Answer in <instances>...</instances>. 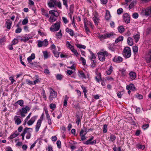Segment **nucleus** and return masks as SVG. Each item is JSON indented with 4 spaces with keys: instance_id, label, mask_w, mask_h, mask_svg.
Listing matches in <instances>:
<instances>
[{
    "instance_id": "obj_1",
    "label": "nucleus",
    "mask_w": 151,
    "mask_h": 151,
    "mask_svg": "<svg viewBox=\"0 0 151 151\" xmlns=\"http://www.w3.org/2000/svg\"><path fill=\"white\" fill-rule=\"evenodd\" d=\"M103 52H99L98 53V58L99 60L101 61H103L105 59V56H107L109 55V53L106 51H104Z\"/></svg>"
},
{
    "instance_id": "obj_2",
    "label": "nucleus",
    "mask_w": 151,
    "mask_h": 151,
    "mask_svg": "<svg viewBox=\"0 0 151 151\" xmlns=\"http://www.w3.org/2000/svg\"><path fill=\"white\" fill-rule=\"evenodd\" d=\"M123 55L126 58H129L131 55V50L130 47H126L124 48V50Z\"/></svg>"
},
{
    "instance_id": "obj_3",
    "label": "nucleus",
    "mask_w": 151,
    "mask_h": 151,
    "mask_svg": "<svg viewBox=\"0 0 151 151\" xmlns=\"http://www.w3.org/2000/svg\"><path fill=\"white\" fill-rule=\"evenodd\" d=\"M57 93L54 91L52 88H50V96L49 97V100L52 101L54 99L56 98L57 96Z\"/></svg>"
},
{
    "instance_id": "obj_4",
    "label": "nucleus",
    "mask_w": 151,
    "mask_h": 151,
    "mask_svg": "<svg viewBox=\"0 0 151 151\" xmlns=\"http://www.w3.org/2000/svg\"><path fill=\"white\" fill-rule=\"evenodd\" d=\"M60 26V22H57L54 25L52 26L50 28V30L54 32L58 30Z\"/></svg>"
},
{
    "instance_id": "obj_5",
    "label": "nucleus",
    "mask_w": 151,
    "mask_h": 151,
    "mask_svg": "<svg viewBox=\"0 0 151 151\" xmlns=\"http://www.w3.org/2000/svg\"><path fill=\"white\" fill-rule=\"evenodd\" d=\"M43 114H42L40 117V119H38L37 121L35 128V130L36 132H37L39 131V128L41 126L42 121L43 119Z\"/></svg>"
},
{
    "instance_id": "obj_6",
    "label": "nucleus",
    "mask_w": 151,
    "mask_h": 151,
    "mask_svg": "<svg viewBox=\"0 0 151 151\" xmlns=\"http://www.w3.org/2000/svg\"><path fill=\"white\" fill-rule=\"evenodd\" d=\"M145 59L147 63H149L151 61V49L149 50L146 52L145 56Z\"/></svg>"
},
{
    "instance_id": "obj_7",
    "label": "nucleus",
    "mask_w": 151,
    "mask_h": 151,
    "mask_svg": "<svg viewBox=\"0 0 151 151\" xmlns=\"http://www.w3.org/2000/svg\"><path fill=\"white\" fill-rule=\"evenodd\" d=\"M123 20L126 23H129L130 22V17L127 13L124 14L123 16Z\"/></svg>"
},
{
    "instance_id": "obj_8",
    "label": "nucleus",
    "mask_w": 151,
    "mask_h": 151,
    "mask_svg": "<svg viewBox=\"0 0 151 151\" xmlns=\"http://www.w3.org/2000/svg\"><path fill=\"white\" fill-rule=\"evenodd\" d=\"M142 13L146 16H151V8H148L143 10Z\"/></svg>"
},
{
    "instance_id": "obj_9",
    "label": "nucleus",
    "mask_w": 151,
    "mask_h": 151,
    "mask_svg": "<svg viewBox=\"0 0 151 151\" xmlns=\"http://www.w3.org/2000/svg\"><path fill=\"white\" fill-rule=\"evenodd\" d=\"M37 116H34L32 117L31 119L27 122V124L29 125H32L37 119Z\"/></svg>"
},
{
    "instance_id": "obj_10",
    "label": "nucleus",
    "mask_w": 151,
    "mask_h": 151,
    "mask_svg": "<svg viewBox=\"0 0 151 151\" xmlns=\"http://www.w3.org/2000/svg\"><path fill=\"white\" fill-rule=\"evenodd\" d=\"M12 24V22L10 19L7 20L6 22V25L7 29H9L11 28V25Z\"/></svg>"
},
{
    "instance_id": "obj_11",
    "label": "nucleus",
    "mask_w": 151,
    "mask_h": 151,
    "mask_svg": "<svg viewBox=\"0 0 151 151\" xmlns=\"http://www.w3.org/2000/svg\"><path fill=\"white\" fill-rule=\"evenodd\" d=\"M30 110V108L28 106H25V107L22 108L20 111V112L26 114L27 113V111H29Z\"/></svg>"
},
{
    "instance_id": "obj_12",
    "label": "nucleus",
    "mask_w": 151,
    "mask_h": 151,
    "mask_svg": "<svg viewBox=\"0 0 151 151\" xmlns=\"http://www.w3.org/2000/svg\"><path fill=\"white\" fill-rule=\"evenodd\" d=\"M122 60V58L120 56L115 57L113 60L114 61L119 63L121 62Z\"/></svg>"
},
{
    "instance_id": "obj_13",
    "label": "nucleus",
    "mask_w": 151,
    "mask_h": 151,
    "mask_svg": "<svg viewBox=\"0 0 151 151\" xmlns=\"http://www.w3.org/2000/svg\"><path fill=\"white\" fill-rule=\"evenodd\" d=\"M18 116H15L14 117V120L15 122V123L17 125H19L20 124L21 122L22 121L20 118H18Z\"/></svg>"
},
{
    "instance_id": "obj_14",
    "label": "nucleus",
    "mask_w": 151,
    "mask_h": 151,
    "mask_svg": "<svg viewBox=\"0 0 151 151\" xmlns=\"http://www.w3.org/2000/svg\"><path fill=\"white\" fill-rule=\"evenodd\" d=\"M35 58V54L33 53L31 55L28 57L27 58V60L29 63H31L32 60L34 59Z\"/></svg>"
},
{
    "instance_id": "obj_15",
    "label": "nucleus",
    "mask_w": 151,
    "mask_h": 151,
    "mask_svg": "<svg viewBox=\"0 0 151 151\" xmlns=\"http://www.w3.org/2000/svg\"><path fill=\"white\" fill-rule=\"evenodd\" d=\"M126 89L127 90H130L133 91L135 89V87L133 84H130L127 86Z\"/></svg>"
},
{
    "instance_id": "obj_16",
    "label": "nucleus",
    "mask_w": 151,
    "mask_h": 151,
    "mask_svg": "<svg viewBox=\"0 0 151 151\" xmlns=\"http://www.w3.org/2000/svg\"><path fill=\"white\" fill-rule=\"evenodd\" d=\"M32 130V128L26 127L24 129L23 132L22 134L25 135L26 133H27V132H31Z\"/></svg>"
},
{
    "instance_id": "obj_17",
    "label": "nucleus",
    "mask_w": 151,
    "mask_h": 151,
    "mask_svg": "<svg viewBox=\"0 0 151 151\" xmlns=\"http://www.w3.org/2000/svg\"><path fill=\"white\" fill-rule=\"evenodd\" d=\"M128 44L130 46H132L133 45L134 42L133 41V39L132 38L129 37L127 40Z\"/></svg>"
},
{
    "instance_id": "obj_18",
    "label": "nucleus",
    "mask_w": 151,
    "mask_h": 151,
    "mask_svg": "<svg viewBox=\"0 0 151 151\" xmlns=\"http://www.w3.org/2000/svg\"><path fill=\"white\" fill-rule=\"evenodd\" d=\"M111 17V16L108 10H106V15L105 16V19L106 20H108Z\"/></svg>"
},
{
    "instance_id": "obj_19",
    "label": "nucleus",
    "mask_w": 151,
    "mask_h": 151,
    "mask_svg": "<svg viewBox=\"0 0 151 151\" xmlns=\"http://www.w3.org/2000/svg\"><path fill=\"white\" fill-rule=\"evenodd\" d=\"M95 79L98 83L101 81V75L100 73H99L97 74V76H96Z\"/></svg>"
},
{
    "instance_id": "obj_20",
    "label": "nucleus",
    "mask_w": 151,
    "mask_h": 151,
    "mask_svg": "<svg viewBox=\"0 0 151 151\" xmlns=\"http://www.w3.org/2000/svg\"><path fill=\"white\" fill-rule=\"evenodd\" d=\"M65 31L67 32H68L71 36H73L74 35L73 30L71 29L67 28L66 29Z\"/></svg>"
},
{
    "instance_id": "obj_21",
    "label": "nucleus",
    "mask_w": 151,
    "mask_h": 151,
    "mask_svg": "<svg viewBox=\"0 0 151 151\" xmlns=\"http://www.w3.org/2000/svg\"><path fill=\"white\" fill-rule=\"evenodd\" d=\"M137 2V0H133L132 1L129 6V9H131L133 8L134 5L136 4Z\"/></svg>"
},
{
    "instance_id": "obj_22",
    "label": "nucleus",
    "mask_w": 151,
    "mask_h": 151,
    "mask_svg": "<svg viewBox=\"0 0 151 151\" xmlns=\"http://www.w3.org/2000/svg\"><path fill=\"white\" fill-rule=\"evenodd\" d=\"M49 12L50 14H51L52 15L55 16V17H57L58 15L57 11L55 10H50Z\"/></svg>"
},
{
    "instance_id": "obj_23",
    "label": "nucleus",
    "mask_w": 151,
    "mask_h": 151,
    "mask_svg": "<svg viewBox=\"0 0 151 151\" xmlns=\"http://www.w3.org/2000/svg\"><path fill=\"white\" fill-rule=\"evenodd\" d=\"M19 134L18 133L17 131H15L14 133L13 134L10 136V138L11 139H12L18 136Z\"/></svg>"
},
{
    "instance_id": "obj_24",
    "label": "nucleus",
    "mask_w": 151,
    "mask_h": 151,
    "mask_svg": "<svg viewBox=\"0 0 151 151\" xmlns=\"http://www.w3.org/2000/svg\"><path fill=\"white\" fill-rule=\"evenodd\" d=\"M32 37H30L28 36L23 37L20 40L21 41L26 42L28 41L29 39L32 38Z\"/></svg>"
},
{
    "instance_id": "obj_25",
    "label": "nucleus",
    "mask_w": 151,
    "mask_h": 151,
    "mask_svg": "<svg viewBox=\"0 0 151 151\" xmlns=\"http://www.w3.org/2000/svg\"><path fill=\"white\" fill-rule=\"evenodd\" d=\"M129 75L130 78L132 80H133L136 78V73L134 72H130L129 73Z\"/></svg>"
},
{
    "instance_id": "obj_26",
    "label": "nucleus",
    "mask_w": 151,
    "mask_h": 151,
    "mask_svg": "<svg viewBox=\"0 0 151 151\" xmlns=\"http://www.w3.org/2000/svg\"><path fill=\"white\" fill-rule=\"evenodd\" d=\"M78 73H79L78 74V75L79 77L84 78H86V77L85 75V74L82 71H79Z\"/></svg>"
},
{
    "instance_id": "obj_27",
    "label": "nucleus",
    "mask_w": 151,
    "mask_h": 151,
    "mask_svg": "<svg viewBox=\"0 0 151 151\" xmlns=\"http://www.w3.org/2000/svg\"><path fill=\"white\" fill-rule=\"evenodd\" d=\"M69 97L67 95H65V99L63 102V106H67V101H68Z\"/></svg>"
},
{
    "instance_id": "obj_28",
    "label": "nucleus",
    "mask_w": 151,
    "mask_h": 151,
    "mask_svg": "<svg viewBox=\"0 0 151 151\" xmlns=\"http://www.w3.org/2000/svg\"><path fill=\"white\" fill-rule=\"evenodd\" d=\"M15 104H19L21 106H23L24 101L22 100H20L16 102Z\"/></svg>"
},
{
    "instance_id": "obj_29",
    "label": "nucleus",
    "mask_w": 151,
    "mask_h": 151,
    "mask_svg": "<svg viewBox=\"0 0 151 151\" xmlns=\"http://www.w3.org/2000/svg\"><path fill=\"white\" fill-rule=\"evenodd\" d=\"M93 20L96 25H97L99 22V19L96 15H95L93 18Z\"/></svg>"
},
{
    "instance_id": "obj_30",
    "label": "nucleus",
    "mask_w": 151,
    "mask_h": 151,
    "mask_svg": "<svg viewBox=\"0 0 151 151\" xmlns=\"http://www.w3.org/2000/svg\"><path fill=\"white\" fill-rule=\"evenodd\" d=\"M87 133L86 130V129L84 128V129H82L80 133V136H81V135H86Z\"/></svg>"
},
{
    "instance_id": "obj_31",
    "label": "nucleus",
    "mask_w": 151,
    "mask_h": 151,
    "mask_svg": "<svg viewBox=\"0 0 151 151\" xmlns=\"http://www.w3.org/2000/svg\"><path fill=\"white\" fill-rule=\"evenodd\" d=\"M116 138V137L115 135L111 134L110 136L109 141L113 142L115 140Z\"/></svg>"
},
{
    "instance_id": "obj_32",
    "label": "nucleus",
    "mask_w": 151,
    "mask_h": 151,
    "mask_svg": "<svg viewBox=\"0 0 151 151\" xmlns=\"http://www.w3.org/2000/svg\"><path fill=\"white\" fill-rule=\"evenodd\" d=\"M52 52L54 54V56L58 58L59 57L60 52L56 50V49L52 50Z\"/></svg>"
},
{
    "instance_id": "obj_33",
    "label": "nucleus",
    "mask_w": 151,
    "mask_h": 151,
    "mask_svg": "<svg viewBox=\"0 0 151 151\" xmlns=\"http://www.w3.org/2000/svg\"><path fill=\"white\" fill-rule=\"evenodd\" d=\"M91 61H93V62H95V61H96V57L94 54L92 52H91Z\"/></svg>"
},
{
    "instance_id": "obj_34",
    "label": "nucleus",
    "mask_w": 151,
    "mask_h": 151,
    "mask_svg": "<svg viewBox=\"0 0 151 151\" xmlns=\"http://www.w3.org/2000/svg\"><path fill=\"white\" fill-rule=\"evenodd\" d=\"M55 16L51 15L49 19V21L50 22H52L56 20V19L55 17Z\"/></svg>"
},
{
    "instance_id": "obj_35",
    "label": "nucleus",
    "mask_w": 151,
    "mask_h": 151,
    "mask_svg": "<svg viewBox=\"0 0 151 151\" xmlns=\"http://www.w3.org/2000/svg\"><path fill=\"white\" fill-rule=\"evenodd\" d=\"M84 25L85 31L86 33L88 34V33H90V31L86 25V22H84Z\"/></svg>"
},
{
    "instance_id": "obj_36",
    "label": "nucleus",
    "mask_w": 151,
    "mask_h": 151,
    "mask_svg": "<svg viewBox=\"0 0 151 151\" xmlns=\"http://www.w3.org/2000/svg\"><path fill=\"white\" fill-rule=\"evenodd\" d=\"M118 30L119 32L122 33L124 32V29L122 26H121L118 27Z\"/></svg>"
},
{
    "instance_id": "obj_37",
    "label": "nucleus",
    "mask_w": 151,
    "mask_h": 151,
    "mask_svg": "<svg viewBox=\"0 0 151 151\" xmlns=\"http://www.w3.org/2000/svg\"><path fill=\"white\" fill-rule=\"evenodd\" d=\"M133 37L135 40V42H137L139 40V35L138 34L136 35L133 36Z\"/></svg>"
},
{
    "instance_id": "obj_38",
    "label": "nucleus",
    "mask_w": 151,
    "mask_h": 151,
    "mask_svg": "<svg viewBox=\"0 0 151 151\" xmlns=\"http://www.w3.org/2000/svg\"><path fill=\"white\" fill-rule=\"evenodd\" d=\"M56 36H57V38L60 39L62 37V34L61 33V30H60L59 32L57 33L56 35Z\"/></svg>"
},
{
    "instance_id": "obj_39",
    "label": "nucleus",
    "mask_w": 151,
    "mask_h": 151,
    "mask_svg": "<svg viewBox=\"0 0 151 151\" xmlns=\"http://www.w3.org/2000/svg\"><path fill=\"white\" fill-rule=\"evenodd\" d=\"M76 46L79 48H83L85 49L86 48V46L85 45L79 44H77L76 45Z\"/></svg>"
},
{
    "instance_id": "obj_40",
    "label": "nucleus",
    "mask_w": 151,
    "mask_h": 151,
    "mask_svg": "<svg viewBox=\"0 0 151 151\" xmlns=\"http://www.w3.org/2000/svg\"><path fill=\"white\" fill-rule=\"evenodd\" d=\"M112 69V66H111L109 70L107 71V73L108 75H110L111 74L113 70Z\"/></svg>"
},
{
    "instance_id": "obj_41",
    "label": "nucleus",
    "mask_w": 151,
    "mask_h": 151,
    "mask_svg": "<svg viewBox=\"0 0 151 151\" xmlns=\"http://www.w3.org/2000/svg\"><path fill=\"white\" fill-rule=\"evenodd\" d=\"M62 19L63 22L65 24H66L68 23L69 21L66 17H62Z\"/></svg>"
},
{
    "instance_id": "obj_42",
    "label": "nucleus",
    "mask_w": 151,
    "mask_h": 151,
    "mask_svg": "<svg viewBox=\"0 0 151 151\" xmlns=\"http://www.w3.org/2000/svg\"><path fill=\"white\" fill-rule=\"evenodd\" d=\"M42 42L44 46H46L48 44V42L47 39H45L44 41Z\"/></svg>"
},
{
    "instance_id": "obj_43",
    "label": "nucleus",
    "mask_w": 151,
    "mask_h": 151,
    "mask_svg": "<svg viewBox=\"0 0 151 151\" xmlns=\"http://www.w3.org/2000/svg\"><path fill=\"white\" fill-rule=\"evenodd\" d=\"M138 47L137 46H134L133 47V51L135 54H136L138 52Z\"/></svg>"
},
{
    "instance_id": "obj_44",
    "label": "nucleus",
    "mask_w": 151,
    "mask_h": 151,
    "mask_svg": "<svg viewBox=\"0 0 151 151\" xmlns=\"http://www.w3.org/2000/svg\"><path fill=\"white\" fill-rule=\"evenodd\" d=\"M107 125L106 124H104V125L103 129V132L104 133H106L107 132Z\"/></svg>"
},
{
    "instance_id": "obj_45",
    "label": "nucleus",
    "mask_w": 151,
    "mask_h": 151,
    "mask_svg": "<svg viewBox=\"0 0 151 151\" xmlns=\"http://www.w3.org/2000/svg\"><path fill=\"white\" fill-rule=\"evenodd\" d=\"M28 22V20L27 18L24 19L22 22V24L23 25H25Z\"/></svg>"
},
{
    "instance_id": "obj_46",
    "label": "nucleus",
    "mask_w": 151,
    "mask_h": 151,
    "mask_svg": "<svg viewBox=\"0 0 151 151\" xmlns=\"http://www.w3.org/2000/svg\"><path fill=\"white\" fill-rule=\"evenodd\" d=\"M132 16L134 18L137 19L139 15L137 13H134L133 14Z\"/></svg>"
},
{
    "instance_id": "obj_47",
    "label": "nucleus",
    "mask_w": 151,
    "mask_h": 151,
    "mask_svg": "<svg viewBox=\"0 0 151 151\" xmlns=\"http://www.w3.org/2000/svg\"><path fill=\"white\" fill-rule=\"evenodd\" d=\"M43 56L44 58L45 59H47L48 58V55L47 51H43Z\"/></svg>"
},
{
    "instance_id": "obj_48",
    "label": "nucleus",
    "mask_w": 151,
    "mask_h": 151,
    "mask_svg": "<svg viewBox=\"0 0 151 151\" xmlns=\"http://www.w3.org/2000/svg\"><path fill=\"white\" fill-rule=\"evenodd\" d=\"M136 97L139 99H142L143 96L142 95L139 93H137L136 95Z\"/></svg>"
},
{
    "instance_id": "obj_49",
    "label": "nucleus",
    "mask_w": 151,
    "mask_h": 151,
    "mask_svg": "<svg viewBox=\"0 0 151 151\" xmlns=\"http://www.w3.org/2000/svg\"><path fill=\"white\" fill-rule=\"evenodd\" d=\"M137 147L139 149L143 150L145 148V146L144 145H142L139 144H137Z\"/></svg>"
},
{
    "instance_id": "obj_50",
    "label": "nucleus",
    "mask_w": 151,
    "mask_h": 151,
    "mask_svg": "<svg viewBox=\"0 0 151 151\" xmlns=\"http://www.w3.org/2000/svg\"><path fill=\"white\" fill-rule=\"evenodd\" d=\"M50 108L52 110H54L56 108V105L54 104H51L50 105Z\"/></svg>"
},
{
    "instance_id": "obj_51",
    "label": "nucleus",
    "mask_w": 151,
    "mask_h": 151,
    "mask_svg": "<svg viewBox=\"0 0 151 151\" xmlns=\"http://www.w3.org/2000/svg\"><path fill=\"white\" fill-rule=\"evenodd\" d=\"M117 13L118 14H120L123 12V9L121 8L117 10Z\"/></svg>"
},
{
    "instance_id": "obj_52",
    "label": "nucleus",
    "mask_w": 151,
    "mask_h": 151,
    "mask_svg": "<svg viewBox=\"0 0 151 151\" xmlns=\"http://www.w3.org/2000/svg\"><path fill=\"white\" fill-rule=\"evenodd\" d=\"M18 42V40L16 39H14L12 41V45H15Z\"/></svg>"
},
{
    "instance_id": "obj_53",
    "label": "nucleus",
    "mask_w": 151,
    "mask_h": 151,
    "mask_svg": "<svg viewBox=\"0 0 151 151\" xmlns=\"http://www.w3.org/2000/svg\"><path fill=\"white\" fill-rule=\"evenodd\" d=\"M56 144L57 146L59 148H60L61 147V142L60 140L57 141Z\"/></svg>"
},
{
    "instance_id": "obj_54",
    "label": "nucleus",
    "mask_w": 151,
    "mask_h": 151,
    "mask_svg": "<svg viewBox=\"0 0 151 151\" xmlns=\"http://www.w3.org/2000/svg\"><path fill=\"white\" fill-rule=\"evenodd\" d=\"M80 60L82 61L83 65H85L86 64V60L84 58L82 57H81L80 58Z\"/></svg>"
},
{
    "instance_id": "obj_55",
    "label": "nucleus",
    "mask_w": 151,
    "mask_h": 151,
    "mask_svg": "<svg viewBox=\"0 0 151 151\" xmlns=\"http://www.w3.org/2000/svg\"><path fill=\"white\" fill-rule=\"evenodd\" d=\"M48 5L49 7L50 8H52V7H54V6L53 4V3L52 2H50L48 3Z\"/></svg>"
},
{
    "instance_id": "obj_56",
    "label": "nucleus",
    "mask_w": 151,
    "mask_h": 151,
    "mask_svg": "<svg viewBox=\"0 0 151 151\" xmlns=\"http://www.w3.org/2000/svg\"><path fill=\"white\" fill-rule=\"evenodd\" d=\"M105 33L103 35H100L98 36V37L100 38L106 39Z\"/></svg>"
},
{
    "instance_id": "obj_57",
    "label": "nucleus",
    "mask_w": 151,
    "mask_h": 151,
    "mask_svg": "<svg viewBox=\"0 0 151 151\" xmlns=\"http://www.w3.org/2000/svg\"><path fill=\"white\" fill-rule=\"evenodd\" d=\"M80 119V117L78 116H77V117L76 121V123L78 125H79V122Z\"/></svg>"
},
{
    "instance_id": "obj_58",
    "label": "nucleus",
    "mask_w": 151,
    "mask_h": 151,
    "mask_svg": "<svg viewBox=\"0 0 151 151\" xmlns=\"http://www.w3.org/2000/svg\"><path fill=\"white\" fill-rule=\"evenodd\" d=\"M22 29L20 28H17L15 30L16 33H19L21 32Z\"/></svg>"
},
{
    "instance_id": "obj_59",
    "label": "nucleus",
    "mask_w": 151,
    "mask_h": 151,
    "mask_svg": "<svg viewBox=\"0 0 151 151\" xmlns=\"http://www.w3.org/2000/svg\"><path fill=\"white\" fill-rule=\"evenodd\" d=\"M73 5H71L70 8V13L72 14L73 12Z\"/></svg>"
},
{
    "instance_id": "obj_60",
    "label": "nucleus",
    "mask_w": 151,
    "mask_h": 151,
    "mask_svg": "<svg viewBox=\"0 0 151 151\" xmlns=\"http://www.w3.org/2000/svg\"><path fill=\"white\" fill-rule=\"evenodd\" d=\"M72 52L76 55V56H78L79 55L77 50L75 49L72 51Z\"/></svg>"
},
{
    "instance_id": "obj_61",
    "label": "nucleus",
    "mask_w": 151,
    "mask_h": 151,
    "mask_svg": "<svg viewBox=\"0 0 151 151\" xmlns=\"http://www.w3.org/2000/svg\"><path fill=\"white\" fill-rule=\"evenodd\" d=\"M56 77L57 79L59 80H61L62 78V75L59 74L57 75Z\"/></svg>"
},
{
    "instance_id": "obj_62",
    "label": "nucleus",
    "mask_w": 151,
    "mask_h": 151,
    "mask_svg": "<svg viewBox=\"0 0 151 151\" xmlns=\"http://www.w3.org/2000/svg\"><path fill=\"white\" fill-rule=\"evenodd\" d=\"M30 132H27V134L26 136V138L27 139H29L31 137V134L30 133Z\"/></svg>"
},
{
    "instance_id": "obj_63",
    "label": "nucleus",
    "mask_w": 151,
    "mask_h": 151,
    "mask_svg": "<svg viewBox=\"0 0 151 151\" xmlns=\"http://www.w3.org/2000/svg\"><path fill=\"white\" fill-rule=\"evenodd\" d=\"M149 126V124H144L142 126V128L144 129H145L148 128Z\"/></svg>"
},
{
    "instance_id": "obj_64",
    "label": "nucleus",
    "mask_w": 151,
    "mask_h": 151,
    "mask_svg": "<svg viewBox=\"0 0 151 151\" xmlns=\"http://www.w3.org/2000/svg\"><path fill=\"white\" fill-rule=\"evenodd\" d=\"M26 82L29 85H33V83L32 81H30L29 80H27Z\"/></svg>"
}]
</instances>
